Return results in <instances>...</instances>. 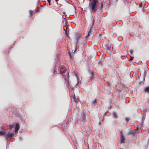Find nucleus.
Segmentation results:
<instances>
[{"mask_svg": "<svg viewBox=\"0 0 149 149\" xmlns=\"http://www.w3.org/2000/svg\"><path fill=\"white\" fill-rule=\"evenodd\" d=\"M90 2L89 4V7L92 12H95L97 11L96 6L98 3L97 0H89Z\"/></svg>", "mask_w": 149, "mask_h": 149, "instance_id": "f257e3e1", "label": "nucleus"}, {"mask_svg": "<svg viewBox=\"0 0 149 149\" xmlns=\"http://www.w3.org/2000/svg\"><path fill=\"white\" fill-rule=\"evenodd\" d=\"M102 47L105 49L109 50L110 49L111 45L109 43H104L102 45Z\"/></svg>", "mask_w": 149, "mask_h": 149, "instance_id": "f03ea898", "label": "nucleus"}, {"mask_svg": "<svg viewBox=\"0 0 149 149\" xmlns=\"http://www.w3.org/2000/svg\"><path fill=\"white\" fill-rule=\"evenodd\" d=\"M125 138L124 137L122 132H121V141L120 143H124Z\"/></svg>", "mask_w": 149, "mask_h": 149, "instance_id": "7ed1b4c3", "label": "nucleus"}, {"mask_svg": "<svg viewBox=\"0 0 149 149\" xmlns=\"http://www.w3.org/2000/svg\"><path fill=\"white\" fill-rule=\"evenodd\" d=\"M70 96L71 98H72L74 99L75 102H76L75 99V95L74 93H73L72 91H71L70 93Z\"/></svg>", "mask_w": 149, "mask_h": 149, "instance_id": "20e7f679", "label": "nucleus"}, {"mask_svg": "<svg viewBox=\"0 0 149 149\" xmlns=\"http://www.w3.org/2000/svg\"><path fill=\"white\" fill-rule=\"evenodd\" d=\"M6 135V137L9 138L12 137L14 135V134L13 133H8V134H7Z\"/></svg>", "mask_w": 149, "mask_h": 149, "instance_id": "39448f33", "label": "nucleus"}, {"mask_svg": "<svg viewBox=\"0 0 149 149\" xmlns=\"http://www.w3.org/2000/svg\"><path fill=\"white\" fill-rule=\"evenodd\" d=\"M66 69H65L63 71H60V72L61 73V74L63 76H65L67 74H68V76L69 75V74L67 72H66Z\"/></svg>", "mask_w": 149, "mask_h": 149, "instance_id": "423d86ee", "label": "nucleus"}, {"mask_svg": "<svg viewBox=\"0 0 149 149\" xmlns=\"http://www.w3.org/2000/svg\"><path fill=\"white\" fill-rule=\"evenodd\" d=\"M93 36V35L91 33V31L90 30L88 31V34L86 36V37L87 38V39L89 37H92Z\"/></svg>", "mask_w": 149, "mask_h": 149, "instance_id": "0eeeda50", "label": "nucleus"}, {"mask_svg": "<svg viewBox=\"0 0 149 149\" xmlns=\"http://www.w3.org/2000/svg\"><path fill=\"white\" fill-rule=\"evenodd\" d=\"M19 129V125L18 123H17L15 127V132L17 131Z\"/></svg>", "mask_w": 149, "mask_h": 149, "instance_id": "6e6552de", "label": "nucleus"}, {"mask_svg": "<svg viewBox=\"0 0 149 149\" xmlns=\"http://www.w3.org/2000/svg\"><path fill=\"white\" fill-rule=\"evenodd\" d=\"M144 91L145 92L149 93V86L145 87Z\"/></svg>", "mask_w": 149, "mask_h": 149, "instance_id": "1a4fd4ad", "label": "nucleus"}, {"mask_svg": "<svg viewBox=\"0 0 149 149\" xmlns=\"http://www.w3.org/2000/svg\"><path fill=\"white\" fill-rule=\"evenodd\" d=\"M6 132L5 131H0V135L5 136L6 135Z\"/></svg>", "mask_w": 149, "mask_h": 149, "instance_id": "9d476101", "label": "nucleus"}, {"mask_svg": "<svg viewBox=\"0 0 149 149\" xmlns=\"http://www.w3.org/2000/svg\"><path fill=\"white\" fill-rule=\"evenodd\" d=\"M113 116L115 118H117V115L116 114V113L115 112H114L113 113Z\"/></svg>", "mask_w": 149, "mask_h": 149, "instance_id": "9b49d317", "label": "nucleus"}, {"mask_svg": "<svg viewBox=\"0 0 149 149\" xmlns=\"http://www.w3.org/2000/svg\"><path fill=\"white\" fill-rule=\"evenodd\" d=\"M97 103V99H95L92 102V104H95Z\"/></svg>", "mask_w": 149, "mask_h": 149, "instance_id": "f8f14e48", "label": "nucleus"}, {"mask_svg": "<svg viewBox=\"0 0 149 149\" xmlns=\"http://www.w3.org/2000/svg\"><path fill=\"white\" fill-rule=\"evenodd\" d=\"M129 52L130 53V54H129V55H132L133 54V52L132 50H130Z\"/></svg>", "mask_w": 149, "mask_h": 149, "instance_id": "ddd939ff", "label": "nucleus"}, {"mask_svg": "<svg viewBox=\"0 0 149 149\" xmlns=\"http://www.w3.org/2000/svg\"><path fill=\"white\" fill-rule=\"evenodd\" d=\"M125 120L127 123H128L129 120H130V119L128 118H126L125 119Z\"/></svg>", "mask_w": 149, "mask_h": 149, "instance_id": "4468645a", "label": "nucleus"}, {"mask_svg": "<svg viewBox=\"0 0 149 149\" xmlns=\"http://www.w3.org/2000/svg\"><path fill=\"white\" fill-rule=\"evenodd\" d=\"M134 58L133 56H130V58L129 59V61H132L133 59Z\"/></svg>", "mask_w": 149, "mask_h": 149, "instance_id": "2eb2a0df", "label": "nucleus"}, {"mask_svg": "<svg viewBox=\"0 0 149 149\" xmlns=\"http://www.w3.org/2000/svg\"><path fill=\"white\" fill-rule=\"evenodd\" d=\"M14 125H10L9 126V128L11 130L12 129V128L13 127Z\"/></svg>", "mask_w": 149, "mask_h": 149, "instance_id": "dca6fc26", "label": "nucleus"}, {"mask_svg": "<svg viewBox=\"0 0 149 149\" xmlns=\"http://www.w3.org/2000/svg\"><path fill=\"white\" fill-rule=\"evenodd\" d=\"M29 13L30 14V16H32L33 14V12L32 11H30L29 12Z\"/></svg>", "mask_w": 149, "mask_h": 149, "instance_id": "f3484780", "label": "nucleus"}, {"mask_svg": "<svg viewBox=\"0 0 149 149\" xmlns=\"http://www.w3.org/2000/svg\"><path fill=\"white\" fill-rule=\"evenodd\" d=\"M63 30L65 31V33L66 34V36H68L66 30H65L64 29H63Z\"/></svg>", "mask_w": 149, "mask_h": 149, "instance_id": "a211bd4d", "label": "nucleus"}, {"mask_svg": "<svg viewBox=\"0 0 149 149\" xmlns=\"http://www.w3.org/2000/svg\"><path fill=\"white\" fill-rule=\"evenodd\" d=\"M68 77H69V75H68V77L67 78H65V80L66 81H67L68 82Z\"/></svg>", "mask_w": 149, "mask_h": 149, "instance_id": "6ab92c4d", "label": "nucleus"}, {"mask_svg": "<svg viewBox=\"0 0 149 149\" xmlns=\"http://www.w3.org/2000/svg\"><path fill=\"white\" fill-rule=\"evenodd\" d=\"M106 115V112H105L103 114V120L104 119V117H105Z\"/></svg>", "mask_w": 149, "mask_h": 149, "instance_id": "aec40b11", "label": "nucleus"}, {"mask_svg": "<svg viewBox=\"0 0 149 149\" xmlns=\"http://www.w3.org/2000/svg\"><path fill=\"white\" fill-rule=\"evenodd\" d=\"M101 9L103 7V3H101Z\"/></svg>", "mask_w": 149, "mask_h": 149, "instance_id": "412c9836", "label": "nucleus"}, {"mask_svg": "<svg viewBox=\"0 0 149 149\" xmlns=\"http://www.w3.org/2000/svg\"><path fill=\"white\" fill-rule=\"evenodd\" d=\"M47 1L49 3V6L51 5L50 4V0H47Z\"/></svg>", "mask_w": 149, "mask_h": 149, "instance_id": "4be33fe9", "label": "nucleus"}, {"mask_svg": "<svg viewBox=\"0 0 149 149\" xmlns=\"http://www.w3.org/2000/svg\"><path fill=\"white\" fill-rule=\"evenodd\" d=\"M139 7L140 8H141V7H142V5H141V4H140V5H139Z\"/></svg>", "mask_w": 149, "mask_h": 149, "instance_id": "5701e85b", "label": "nucleus"}, {"mask_svg": "<svg viewBox=\"0 0 149 149\" xmlns=\"http://www.w3.org/2000/svg\"><path fill=\"white\" fill-rule=\"evenodd\" d=\"M94 22V20L93 19V25Z\"/></svg>", "mask_w": 149, "mask_h": 149, "instance_id": "b1692460", "label": "nucleus"}, {"mask_svg": "<svg viewBox=\"0 0 149 149\" xmlns=\"http://www.w3.org/2000/svg\"><path fill=\"white\" fill-rule=\"evenodd\" d=\"M58 1V0H55V1L56 2H57Z\"/></svg>", "mask_w": 149, "mask_h": 149, "instance_id": "393cba45", "label": "nucleus"}, {"mask_svg": "<svg viewBox=\"0 0 149 149\" xmlns=\"http://www.w3.org/2000/svg\"><path fill=\"white\" fill-rule=\"evenodd\" d=\"M70 57L71 58H72V56H70Z\"/></svg>", "mask_w": 149, "mask_h": 149, "instance_id": "a878e982", "label": "nucleus"}]
</instances>
